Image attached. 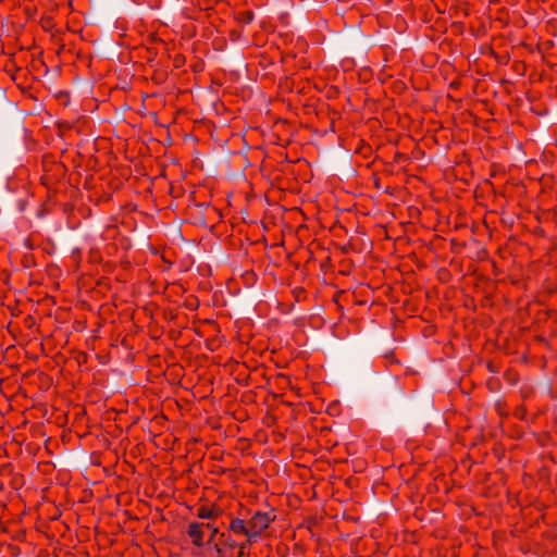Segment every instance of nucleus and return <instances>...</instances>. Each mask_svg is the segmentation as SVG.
I'll return each instance as SVG.
<instances>
[{"label":"nucleus","instance_id":"f8f14e48","mask_svg":"<svg viewBox=\"0 0 557 557\" xmlns=\"http://www.w3.org/2000/svg\"><path fill=\"white\" fill-rule=\"evenodd\" d=\"M482 221H483L484 225H487V222H488L487 212L484 213Z\"/></svg>","mask_w":557,"mask_h":557},{"label":"nucleus","instance_id":"0eeeda50","mask_svg":"<svg viewBox=\"0 0 557 557\" xmlns=\"http://www.w3.org/2000/svg\"><path fill=\"white\" fill-rule=\"evenodd\" d=\"M384 358L388 359L392 363L399 364V360L395 357L393 350L386 351Z\"/></svg>","mask_w":557,"mask_h":557},{"label":"nucleus","instance_id":"423d86ee","mask_svg":"<svg viewBox=\"0 0 557 557\" xmlns=\"http://www.w3.org/2000/svg\"><path fill=\"white\" fill-rule=\"evenodd\" d=\"M255 14L252 11H243L239 13V21L246 24H249L253 21Z\"/></svg>","mask_w":557,"mask_h":557},{"label":"nucleus","instance_id":"4468645a","mask_svg":"<svg viewBox=\"0 0 557 557\" xmlns=\"http://www.w3.org/2000/svg\"><path fill=\"white\" fill-rule=\"evenodd\" d=\"M95 530H96L97 532H99V530H100L99 524H95Z\"/></svg>","mask_w":557,"mask_h":557},{"label":"nucleus","instance_id":"2eb2a0df","mask_svg":"<svg viewBox=\"0 0 557 557\" xmlns=\"http://www.w3.org/2000/svg\"><path fill=\"white\" fill-rule=\"evenodd\" d=\"M58 518H59L58 515H54V516L51 517L52 520L58 519Z\"/></svg>","mask_w":557,"mask_h":557},{"label":"nucleus","instance_id":"1a4fd4ad","mask_svg":"<svg viewBox=\"0 0 557 557\" xmlns=\"http://www.w3.org/2000/svg\"><path fill=\"white\" fill-rule=\"evenodd\" d=\"M17 541H24L25 540V531L20 530L16 535L13 536Z\"/></svg>","mask_w":557,"mask_h":557},{"label":"nucleus","instance_id":"ddd939ff","mask_svg":"<svg viewBox=\"0 0 557 557\" xmlns=\"http://www.w3.org/2000/svg\"><path fill=\"white\" fill-rule=\"evenodd\" d=\"M232 522L242 523V522H245V520L237 518V519H233Z\"/></svg>","mask_w":557,"mask_h":557},{"label":"nucleus","instance_id":"6e6552de","mask_svg":"<svg viewBox=\"0 0 557 557\" xmlns=\"http://www.w3.org/2000/svg\"><path fill=\"white\" fill-rule=\"evenodd\" d=\"M48 529H49V524H45V523L36 524V530L44 534H47Z\"/></svg>","mask_w":557,"mask_h":557},{"label":"nucleus","instance_id":"39448f33","mask_svg":"<svg viewBox=\"0 0 557 557\" xmlns=\"http://www.w3.org/2000/svg\"><path fill=\"white\" fill-rule=\"evenodd\" d=\"M275 519V516H270L269 513H261L260 511H257L251 522H272Z\"/></svg>","mask_w":557,"mask_h":557},{"label":"nucleus","instance_id":"f3484780","mask_svg":"<svg viewBox=\"0 0 557 557\" xmlns=\"http://www.w3.org/2000/svg\"><path fill=\"white\" fill-rule=\"evenodd\" d=\"M496 20L499 21V22H503V17L502 16H498Z\"/></svg>","mask_w":557,"mask_h":557},{"label":"nucleus","instance_id":"7ed1b4c3","mask_svg":"<svg viewBox=\"0 0 557 557\" xmlns=\"http://www.w3.org/2000/svg\"><path fill=\"white\" fill-rule=\"evenodd\" d=\"M213 524H188L187 534L191 539V542L196 546L203 545V534H211Z\"/></svg>","mask_w":557,"mask_h":557},{"label":"nucleus","instance_id":"20e7f679","mask_svg":"<svg viewBox=\"0 0 557 557\" xmlns=\"http://www.w3.org/2000/svg\"><path fill=\"white\" fill-rule=\"evenodd\" d=\"M223 510L215 506H200L197 510V517L199 519H219L221 518Z\"/></svg>","mask_w":557,"mask_h":557},{"label":"nucleus","instance_id":"9b49d317","mask_svg":"<svg viewBox=\"0 0 557 557\" xmlns=\"http://www.w3.org/2000/svg\"><path fill=\"white\" fill-rule=\"evenodd\" d=\"M0 529L2 532H8L9 531V524H0Z\"/></svg>","mask_w":557,"mask_h":557},{"label":"nucleus","instance_id":"dca6fc26","mask_svg":"<svg viewBox=\"0 0 557 557\" xmlns=\"http://www.w3.org/2000/svg\"><path fill=\"white\" fill-rule=\"evenodd\" d=\"M488 53H490V55L494 54V51L492 50V48H490Z\"/></svg>","mask_w":557,"mask_h":557},{"label":"nucleus","instance_id":"f03ea898","mask_svg":"<svg viewBox=\"0 0 557 557\" xmlns=\"http://www.w3.org/2000/svg\"><path fill=\"white\" fill-rule=\"evenodd\" d=\"M233 541L235 540L231 535V527L228 525L225 528V531H220V529L213 528L207 544L212 545L223 557H235V555H237V548L233 544Z\"/></svg>","mask_w":557,"mask_h":557},{"label":"nucleus","instance_id":"9d476101","mask_svg":"<svg viewBox=\"0 0 557 557\" xmlns=\"http://www.w3.org/2000/svg\"><path fill=\"white\" fill-rule=\"evenodd\" d=\"M299 530H304V531L310 533L311 535H313L310 524H299Z\"/></svg>","mask_w":557,"mask_h":557},{"label":"nucleus","instance_id":"f257e3e1","mask_svg":"<svg viewBox=\"0 0 557 557\" xmlns=\"http://www.w3.org/2000/svg\"><path fill=\"white\" fill-rule=\"evenodd\" d=\"M230 524L231 527V535L234 537L233 544L237 548V555L235 557H243L245 548L253 542H257V539L260 536L263 530H265L269 524Z\"/></svg>","mask_w":557,"mask_h":557}]
</instances>
